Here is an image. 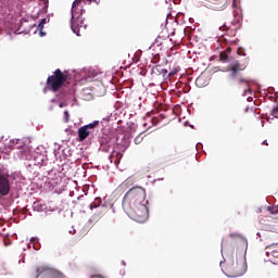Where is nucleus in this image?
Wrapping results in <instances>:
<instances>
[{"label": "nucleus", "instance_id": "1", "mask_svg": "<svg viewBox=\"0 0 278 278\" xmlns=\"http://www.w3.org/2000/svg\"><path fill=\"white\" fill-rule=\"evenodd\" d=\"M122 205L126 212H132L138 223H144L149 218V200L147 190L142 187L130 188L125 193Z\"/></svg>", "mask_w": 278, "mask_h": 278}, {"label": "nucleus", "instance_id": "2", "mask_svg": "<svg viewBox=\"0 0 278 278\" xmlns=\"http://www.w3.org/2000/svg\"><path fill=\"white\" fill-rule=\"evenodd\" d=\"M240 27H242V10L235 7L233 21L219 27L222 31H226L225 35H220L218 38L222 49H225L219 55L222 62H227L229 60V53H231V48L238 46V40L231 38L236 36V31H238Z\"/></svg>", "mask_w": 278, "mask_h": 278}, {"label": "nucleus", "instance_id": "3", "mask_svg": "<svg viewBox=\"0 0 278 278\" xmlns=\"http://www.w3.org/2000/svg\"><path fill=\"white\" fill-rule=\"evenodd\" d=\"M86 3H92V0H75L72 4V18H71V29L76 34V36H79V30L81 27L86 29L88 25L84 23V13L86 10L84 9Z\"/></svg>", "mask_w": 278, "mask_h": 278}, {"label": "nucleus", "instance_id": "4", "mask_svg": "<svg viewBox=\"0 0 278 278\" xmlns=\"http://www.w3.org/2000/svg\"><path fill=\"white\" fill-rule=\"evenodd\" d=\"M247 249H249V242L243 239L237 247V262L231 269L233 277H242L247 273Z\"/></svg>", "mask_w": 278, "mask_h": 278}, {"label": "nucleus", "instance_id": "5", "mask_svg": "<svg viewBox=\"0 0 278 278\" xmlns=\"http://www.w3.org/2000/svg\"><path fill=\"white\" fill-rule=\"evenodd\" d=\"M66 83V74L62 73V71L55 70L54 74L49 76L47 79V88L52 90V92H58L60 88L64 86Z\"/></svg>", "mask_w": 278, "mask_h": 278}, {"label": "nucleus", "instance_id": "6", "mask_svg": "<svg viewBox=\"0 0 278 278\" xmlns=\"http://www.w3.org/2000/svg\"><path fill=\"white\" fill-rule=\"evenodd\" d=\"M54 157L58 162H66V157H71V148L60 143H54Z\"/></svg>", "mask_w": 278, "mask_h": 278}, {"label": "nucleus", "instance_id": "7", "mask_svg": "<svg viewBox=\"0 0 278 278\" xmlns=\"http://www.w3.org/2000/svg\"><path fill=\"white\" fill-rule=\"evenodd\" d=\"M99 125V121H94L91 124L85 125L78 129V142H84L90 134H94V127Z\"/></svg>", "mask_w": 278, "mask_h": 278}, {"label": "nucleus", "instance_id": "8", "mask_svg": "<svg viewBox=\"0 0 278 278\" xmlns=\"http://www.w3.org/2000/svg\"><path fill=\"white\" fill-rule=\"evenodd\" d=\"M21 25V20L18 18H11V21H7L4 23V29L9 36L12 34H18V26Z\"/></svg>", "mask_w": 278, "mask_h": 278}, {"label": "nucleus", "instance_id": "9", "mask_svg": "<svg viewBox=\"0 0 278 278\" xmlns=\"http://www.w3.org/2000/svg\"><path fill=\"white\" fill-rule=\"evenodd\" d=\"M0 194L2 197L10 194V180L5 176H0Z\"/></svg>", "mask_w": 278, "mask_h": 278}, {"label": "nucleus", "instance_id": "10", "mask_svg": "<svg viewBox=\"0 0 278 278\" xmlns=\"http://www.w3.org/2000/svg\"><path fill=\"white\" fill-rule=\"evenodd\" d=\"M122 157H123V153L113 151V152L111 153L110 160H111V162H113L114 164H119Z\"/></svg>", "mask_w": 278, "mask_h": 278}, {"label": "nucleus", "instance_id": "11", "mask_svg": "<svg viewBox=\"0 0 278 278\" xmlns=\"http://www.w3.org/2000/svg\"><path fill=\"white\" fill-rule=\"evenodd\" d=\"M275 99L278 101V92H275ZM273 118H278V105L270 111L268 121H273Z\"/></svg>", "mask_w": 278, "mask_h": 278}, {"label": "nucleus", "instance_id": "12", "mask_svg": "<svg viewBox=\"0 0 278 278\" xmlns=\"http://www.w3.org/2000/svg\"><path fill=\"white\" fill-rule=\"evenodd\" d=\"M266 255L269 257L270 262L275 264L274 260H278V252L275 251L274 249H266Z\"/></svg>", "mask_w": 278, "mask_h": 278}, {"label": "nucleus", "instance_id": "13", "mask_svg": "<svg viewBox=\"0 0 278 278\" xmlns=\"http://www.w3.org/2000/svg\"><path fill=\"white\" fill-rule=\"evenodd\" d=\"M244 68H247V65H241L240 63L238 62H235L232 65H231V71H232V74L236 75V73H240V71H244Z\"/></svg>", "mask_w": 278, "mask_h": 278}, {"label": "nucleus", "instance_id": "14", "mask_svg": "<svg viewBox=\"0 0 278 278\" xmlns=\"http://www.w3.org/2000/svg\"><path fill=\"white\" fill-rule=\"evenodd\" d=\"M146 123H143V127H146L147 129H151V127H153V125H155V119H153V117H151V115H148L144 118Z\"/></svg>", "mask_w": 278, "mask_h": 278}, {"label": "nucleus", "instance_id": "15", "mask_svg": "<svg viewBox=\"0 0 278 278\" xmlns=\"http://www.w3.org/2000/svg\"><path fill=\"white\" fill-rule=\"evenodd\" d=\"M31 244L35 251H40V240L38 238L33 237L28 247L31 248Z\"/></svg>", "mask_w": 278, "mask_h": 278}, {"label": "nucleus", "instance_id": "16", "mask_svg": "<svg viewBox=\"0 0 278 278\" xmlns=\"http://www.w3.org/2000/svg\"><path fill=\"white\" fill-rule=\"evenodd\" d=\"M127 188H129V179L122 182L118 187V190H127Z\"/></svg>", "mask_w": 278, "mask_h": 278}, {"label": "nucleus", "instance_id": "17", "mask_svg": "<svg viewBox=\"0 0 278 278\" xmlns=\"http://www.w3.org/2000/svg\"><path fill=\"white\" fill-rule=\"evenodd\" d=\"M98 205H101V198H97L94 202L90 204V210H96Z\"/></svg>", "mask_w": 278, "mask_h": 278}, {"label": "nucleus", "instance_id": "18", "mask_svg": "<svg viewBox=\"0 0 278 278\" xmlns=\"http://www.w3.org/2000/svg\"><path fill=\"white\" fill-rule=\"evenodd\" d=\"M52 278H64V276L62 275V273L58 271V270H52L51 271Z\"/></svg>", "mask_w": 278, "mask_h": 278}, {"label": "nucleus", "instance_id": "19", "mask_svg": "<svg viewBox=\"0 0 278 278\" xmlns=\"http://www.w3.org/2000/svg\"><path fill=\"white\" fill-rule=\"evenodd\" d=\"M268 212H270V214H278V205L268 206Z\"/></svg>", "mask_w": 278, "mask_h": 278}, {"label": "nucleus", "instance_id": "20", "mask_svg": "<svg viewBox=\"0 0 278 278\" xmlns=\"http://www.w3.org/2000/svg\"><path fill=\"white\" fill-rule=\"evenodd\" d=\"M63 121L64 123H68V121H71V114L68 111H64Z\"/></svg>", "mask_w": 278, "mask_h": 278}, {"label": "nucleus", "instance_id": "21", "mask_svg": "<svg viewBox=\"0 0 278 278\" xmlns=\"http://www.w3.org/2000/svg\"><path fill=\"white\" fill-rule=\"evenodd\" d=\"M45 25H47V18H42L38 25V29H43Z\"/></svg>", "mask_w": 278, "mask_h": 278}, {"label": "nucleus", "instance_id": "22", "mask_svg": "<svg viewBox=\"0 0 278 278\" xmlns=\"http://www.w3.org/2000/svg\"><path fill=\"white\" fill-rule=\"evenodd\" d=\"M34 210H37V212H42V210H45V205H42V204H34Z\"/></svg>", "mask_w": 278, "mask_h": 278}, {"label": "nucleus", "instance_id": "23", "mask_svg": "<svg viewBox=\"0 0 278 278\" xmlns=\"http://www.w3.org/2000/svg\"><path fill=\"white\" fill-rule=\"evenodd\" d=\"M195 85L197 86H203V76H200V77L197 78Z\"/></svg>", "mask_w": 278, "mask_h": 278}, {"label": "nucleus", "instance_id": "24", "mask_svg": "<svg viewBox=\"0 0 278 278\" xmlns=\"http://www.w3.org/2000/svg\"><path fill=\"white\" fill-rule=\"evenodd\" d=\"M266 249H273L274 251H276L278 253V243L268 245V247H266Z\"/></svg>", "mask_w": 278, "mask_h": 278}, {"label": "nucleus", "instance_id": "25", "mask_svg": "<svg viewBox=\"0 0 278 278\" xmlns=\"http://www.w3.org/2000/svg\"><path fill=\"white\" fill-rule=\"evenodd\" d=\"M237 53L238 55H247L243 48H238Z\"/></svg>", "mask_w": 278, "mask_h": 278}, {"label": "nucleus", "instance_id": "26", "mask_svg": "<svg viewBox=\"0 0 278 278\" xmlns=\"http://www.w3.org/2000/svg\"><path fill=\"white\" fill-rule=\"evenodd\" d=\"M177 73H179L178 70H173L172 72H169V77H174V75H177Z\"/></svg>", "mask_w": 278, "mask_h": 278}, {"label": "nucleus", "instance_id": "27", "mask_svg": "<svg viewBox=\"0 0 278 278\" xmlns=\"http://www.w3.org/2000/svg\"><path fill=\"white\" fill-rule=\"evenodd\" d=\"M45 273V267L37 268V275Z\"/></svg>", "mask_w": 278, "mask_h": 278}, {"label": "nucleus", "instance_id": "28", "mask_svg": "<svg viewBox=\"0 0 278 278\" xmlns=\"http://www.w3.org/2000/svg\"><path fill=\"white\" fill-rule=\"evenodd\" d=\"M91 278H103V276L96 275V276H91Z\"/></svg>", "mask_w": 278, "mask_h": 278}, {"label": "nucleus", "instance_id": "29", "mask_svg": "<svg viewBox=\"0 0 278 278\" xmlns=\"http://www.w3.org/2000/svg\"><path fill=\"white\" fill-rule=\"evenodd\" d=\"M263 144L268 146V141L267 140L263 141Z\"/></svg>", "mask_w": 278, "mask_h": 278}, {"label": "nucleus", "instance_id": "30", "mask_svg": "<svg viewBox=\"0 0 278 278\" xmlns=\"http://www.w3.org/2000/svg\"><path fill=\"white\" fill-rule=\"evenodd\" d=\"M84 199V195L78 197V201H81Z\"/></svg>", "mask_w": 278, "mask_h": 278}, {"label": "nucleus", "instance_id": "31", "mask_svg": "<svg viewBox=\"0 0 278 278\" xmlns=\"http://www.w3.org/2000/svg\"><path fill=\"white\" fill-rule=\"evenodd\" d=\"M163 73H168V71H166V70H163Z\"/></svg>", "mask_w": 278, "mask_h": 278}, {"label": "nucleus", "instance_id": "32", "mask_svg": "<svg viewBox=\"0 0 278 278\" xmlns=\"http://www.w3.org/2000/svg\"><path fill=\"white\" fill-rule=\"evenodd\" d=\"M60 108H64V104L61 103V104H60Z\"/></svg>", "mask_w": 278, "mask_h": 278}, {"label": "nucleus", "instance_id": "33", "mask_svg": "<svg viewBox=\"0 0 278 278\" xmlns=\"http://www.w3.org/2000/svg\"><path fill=\"white\" fill-rule=\"evenodd\" d=\"M262 127H264V122H262Z\"/></svg>", "mask_w": 278, "mask_h": 278}, {"label": "nucleus", "instance_id": "34", "mask_svg": "<svg viewBox=\"0 0 278 278\" xmlns=\"http://www.w3.org/2000/svg\"><path fill=\"white\" fill-rule=\"evenodd\" d=\"M241 81H245L247 83V80H244V79H241Z\"/></svg>", "mask_w": 278, "mask_h": 278}]
</instances>
